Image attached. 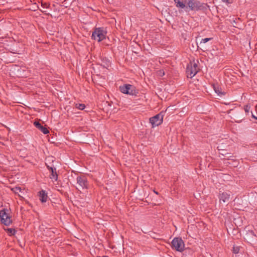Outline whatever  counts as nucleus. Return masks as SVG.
Wrapping results in <instances>:
<instances>
[{
	"mask_svg": "<svg viewBox=\"0 0 257 257\" xmlns=\"http://www.w3.org/2000/svg\"><path fill=\"white\" fill-rule=\"evenodd\" d=\"M199 69L198 68V65L194 61L190 62L187 66L186 73L187 77L192 78L194 77L196 73L198 72Z\"/></svg>",
	"mask_w": 257,
	"mask_h": 257,
	"instance_id": "20e7f679",
	"label": "nucleus"
},
{
	"mask_svg": "<svg viewBox=\"0 0 257 257\" xmlns=\"http://www.w3.org/2000/svg\"><path fill=\"white\" fill-rule=\"evenodd\" d=\"M47 168L50 171L51 174L50 175V178L54 181H56L58 180V174L56 172V168L54 165H50L47 163H45Z\"/></svg>",
	"mask_w": 257,
	"mask_h": 257,
	"instance_id": "1a4fd4ad",
	"label": "nucleus"
},
{
	"mask_svg": "<svg viewBox=\"0 0 257 257\" xmlns=\"http://www.w3.org/2000/svg\"><path fill=\"white\" fill-rule=\"evenodd\" d=\"M64 1H66V0H64Z\"/></svg>",
	"mask_w": 257,
	"mask_h": 257,
	"instance_id": "bb28decb",
	"label": "nucleus"
},
{
	"mask_svg": "<svg viewBox=\"0 0 257 257\" xmlns=\"http://www.w3.org/2000/svg\"><path fill=\"white\" fill-rule=\"evenodd\" d=\"M187 9L191 11H197L202 10L204 7L203 4L197 0H185Z\"/></svg>",
	"mask_w": 257,
	"mask_h": 257,
	"instance_id": "f03ea898",
	"label": "nucleus"
},
{
	"mask_svg": "<svg viewBox=\"0 0 257 257\" xmlns=\"http://www.w3.org/2000/svg\"><path fill=\"white\" fill-rule=\"evenodd\" d=\"M7 209H3L0 211V217L2 222L5 225L9 226L12 222L11 217L9 214L7 213Z\"/></svg>",
	"mask_w": 257,
	"mask_h": 257,
	"instance_id": "423d86ee",
	"label": "nucleus"
},
{
	"mask_svg": "<svg viewBox=\"0 0 257 257\" xmlns=\"http://www.w3.org/2000/svg\"><path fill=\"white\" fill-rule=\"evenodd\" d=\"M154 192L156 194H158V192L156 191H154Z\"/></svg>",
	"mask_w": 257,
	"mask_h": 257,
	"instance_id": "a878e982",
	"label": "nucleus"
},
{
	"mask_svg": "<svg viewBox=\"0 0 257 257\" xmlns=\"http://www.w3.org/2000/svg\"><path fill=\"white\" fill-rule=\"evenodd\" d=\"M176 7L177 8L184 9H187V7L186 6V3L185 1L184 2L183 1H181L180 0H174Z\"/></svg>",
	"mask_w": 257,
	"mask_h": 257,
	"instance_id": "f8f14e48",
	"label": "nucleus"
},
{
	"mask_svg": "<svg viewBox=\"0 0 257 257\" xmlns=\"http://www.w3.org/2000/svg\"><path fill=\"white\" fill-rule=\"evenodd\" d=\"M217 148L219 151H225V149L224 148V147L222 146V145H219L218 146H217Z\"/></svg>",
	"mask_w": 257,
	"mask_h": 257,
	"instance_id": "6ab92c4d",
	"label": "nucleus"
},
{
	"mask_svg": "<svg viewBox=\"0 0 257 257\" xmlns=\"http://www.w3.org/2000/svg\"><path fill=\"white\" fill-rule=\"evenodd\" d=\"M227 154H228V153L227 152H226V150H225V151H222L220 153V155H221L223 156H225Z\"/></svg>",
	"mask_w": 257,
	"mask_h": 257,
	"instance_id": "5701e85b",
	"label": "nucleus"
},
{
	"mask_svg": "<svg viewBox=\"0 0 257 257\" xmlns=\"http://www.w3.org/2000/svg\"><path fill=\"white\" fill-rule=\"evenodd\" d=\"M250 106H249L248 105H246L244 106V110L245 112V113H246V114H247L249 111V110H250Z\"/></svg>",
	"mask_w": 257,
	"mask_h": 257,
	"instance_id": "a211bd4d",
	"label": "nucleus"
},
{
	"mask_svg": "<svg viewBox=\"0 0 257 257\" xmlns=\"http://www.w3.org/2000/svg\"><path fill=\"white\" fill-rule=\"evenodd\" d=\"M171 247L172 249L179 252H182L185 248V244L183 240L180 237H175L172 241Z\"/></svg>",
	"mask_w": 257,
	"mask_h": 257,
	"instance_id": "7ed1b4c3",
	"label": "nucleus"
},
{
	"mask_svg": "<svg viewBox=\"0 0 257 257\" xmlns=\"http://www.w3.org/2000/svg\"><path fill=\"white\" fill-rule=\"evenodd\" d=\"M13 190H14V191L15 193H18V191L21 192V188L18 187H16L13 188Z\"/></svg>",
	"mask_w": 257,
	"mask_h": 257,
	"instance_id": "4be33fe9",
	"label": "nucleus"
},
{
	"mask_svg": "<svg viewBox=\"0 0 257 257\" xmlns=\"http://www.w3.org/2000/svg\"><path fill=\"white\" fill-rule=\"evenodd\" d=\"M50 6V4H48L47 3H43L42 2H41V6L43 8H48Z\"/></svg>",
	"mask_w": 257,
	"mask_h": 257,
	"instance_id": "412c9836",
	"label": "nucleus"
},
{
	"mask_svg": "<svg viewBox=\"0 0 257 257\" xmlns=\"http://www.w3.org/2000/svg\"><path fill=\"white\" fill-rule=\"evenodd\" d=\"M223 2L230 3L231 2L230 0H221Z\"/></svg>",
	"mask_w": 257,
	"mask_h": 257,
	"instance_id": "b1692460",
	"label": "nucleus"
},
{
	"mask_svg": "<svg viewBox=\"0 0 257 257\" xmlns=\"http://www.w3.org/2000/svg\"><path fill=\"white\" fill-rule=\"evenodd\" d=\"M211 39H212V38L203 39H202V40L201 41V43H205L207 42L208 41H209V40H211Z\"/></svg>",
	"mask_w": 257,
	"mask_h": 257,
	"instance_id": "aec40b11",
	"label": "nucleus"
},
{
	"mask_svg": "<svg viewBox=\"0 0 257 257\" xmlns=\"http://www.w3.org/2000/svg\"><path fill=\"white\" fill-rule=\"evenodd\" d=\"M75 107L80 110H83L85 108V105L84 104L77 103L75 104Z\"/></svg>",
	"mask_w": 257,
	"mask_h": 257,
	"instance_id": "dca6fc26",
	"label": "nucleus"
},
{
	"mask_svg": "<svg viewBox=\"0 0 257 257\" xmlns=\"http://www.w3.org/2000/svg\"><path fill=\"white\" fill-rule=\"evenodd\" d=\"M106 32L103 28H96L92 32V39L98 42H101L105 39Z\"/></svg>",
	"mask_w": 257,
	"mask_h": 257,
	"instance_id": "f257e3e1",
	"label": "nucleus"
},
{
	"mask_svg": "<svg viewBox=\"0 0 257 257\" xmlns=\"http://www.w3.org/2000/svg\"><path fill=\"white\" fill-rule=\"evenodd\" d=\"M252 117L257 120V117L252 114Z\"/></svg>",
	"mask_w": 257,
	"mask_h": 257,
	"instance_id": "393cba45",
	"label": "nucleus"
},
{
	"mask_svg": "<svg viewBox=\"0 0 257 257\" xmlns=\"http://www.w3.org/2000/svg\"><path fill=\"white\" fill-rule=\"evenodd\" d=\"M230 194L227 192H222L219 194V201L221 202V201L223 203L228 202L230 198Z\"/></svg>",
	"mask_w": 257,
	"mask_h": 257,
	"instance_id": "9d476101",
	"label": "nucleus"
},
{
	"mask_svg": "<svg viewBox=\"0 0 257 257\" xmlns=\"http://www.w3.org/2000/svg\"><path fill=\"white\" fill-rule=\"evenodd\" d=\"M40 200L42 203L46 202L48 199L47 193L45 191L42 190L39 192Z\"/></svg>",
	"mask_w": 257,
	"mask_h": 257,
	"instance_id": "ddd939ff",
	"label": "nucleus"
},
{
	"mask_svg": "<svg viewBox=\"0 0 257 257\" xmlns=\"http://www.w3.org/2000/svg\"><path fill=\"white\" fill-rule=\"evenodd\" d=\"M120 91L124 94L132 95H136V91L134 87L131 84H125L119 87Z\"/></svg>",
	"mask_w": 257,
	"mask_h": 257,
	"instance_id": "0eeeda50",
	"label": "nucleus"
},
{
	"mask_svg": "<svg viewBox=\"0 0 257 257\" xmlns=\"http://www.w3.org/2000/svg\"><path fill=\"white\" fill-rule=\"evenodd\" d=\"M213 87L215 92L219 95H222L224 94V93L221 92L220 88L218 86H216L214 84L213 85Z\"/></svg>",
	"mask_w": 257,
	"mask_h": 257,
	"instance_id": "4468645a",
	"label": "nucleus"
},
{
	"mask_svg": "<svg viewBox=\"0 0 257 257\" xmlns=\"http://www.w3.org/2000/svg\"><path fill=\"white\" fill-rule=\"evenodd\" d=\"M34 124L37 128H38L39 130H40L44 134L46 135L49 133L47 128L42 125L40 122H39L38 121H35L34 123Z\"/></svg>",
	"mask_w": 257,
	"mask_h": 257,
	"instance_id": "9b49d317",
	"label": "nucleus"
},
{
	"mask_svg": "<svg viewBox=\"0 0 257 257\" xmlns=\"http://www.w3.org/2000/svg\"><path fill=\"white\" fill-rule=\"evenodd\" d=\"M163 115L161 113L157 114L155 116L150 118V122L154 127L160 125L163 122Z\"/></svg>",
	"mask_w": 257,
	"mask_h": 257,
	"instance_id": "6e6552de",
	"label": "nucleus"
},
{
	"mask_svg": "<svg viewBox=\"0 0 257 257\" xmlns=\"http://www.w3.org/2000/svg\"><path fill=\"white\" fill-rule=\"evenodd\" d=\"M240 247L238 246H233V252L235 254L238 253L239 251Z\"/></svg>",
	"mask_w": 257,
	"mask_h": 257,
	"instance_id": "f3484780",
	"label": "nucleus"
},
{
	"mask_svg": "<svg viewBox=\"0 0 257 257\" xmlns=\"http://www.w3.org/2000/svg\"><path fill=\"white\" fill-rule=\"evenodd\" d=\"M77 184L78 185L77 189H88L89 187V183L86 176L82 175L78 176L76 178Z\"/></svg>",
	"mask_w": 257,
	"mask_h": 257,
	"instance_id": "39448f33",
	"label": "nucleus"
},
{
	"mask_svg": "<svg viewBox=\"0 0 257 257\" xmlns=\"http://www.w3.org/2000/svg\"><path fill=\"white\" fill-rule=\"evenodd\" d=\"M6 230L9 235H14L16 232V229L14 228H8Z\"/></svg>",
	"mask_w": 257,
	"mask_h": 257,
	"instance_id": "2eb2a0df",
	"label": "nucleus"
}]
</instances>
